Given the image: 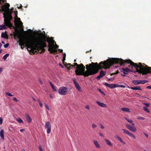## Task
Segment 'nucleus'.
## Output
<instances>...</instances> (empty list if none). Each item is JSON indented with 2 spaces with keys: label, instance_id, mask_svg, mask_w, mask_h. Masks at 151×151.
Returning <instances> with one entry per match:
<instances>
[{
  "label": "nucleus",
  "instance_id": "1",
  "mask_svg": "<svg viewBox=\"0 0 151 151\" xmlns=\"http://www.w3.org/2000/svg\"><path fill=\"white\" fill-rule=\"evenodd\" d=\"M126 63L130 64L131 66L135 67L137 70V71L141 73L142 75H146L150 73V69L151 67H148L143 63L142 64L139 63L138 64L134 63L129 59L123 60L121 58H112L107 59L104 62L101 61L98 65L97 63H92L94 67V70L93 71L92 74H96L97 73L99 69H102L104 68L105 69L109 68L110 67L114 64H120L121 65H122Z\"/></svg>",
  "mask_w": 151,
  "mask_h": 151
},
{
  "label": "nucleus",
  "instance_id": "2",
  "mask_svg": "<svg viewBox=\"0 0 151 151\" xmlns=\"http://www.w3.org/2000/svg\"><path fill=\"white\" fill-rule=\"evenodd\" d=\"M19 42V45L21 46V49H23L24 46H25L27 48L30 49L32 53H33L35 50L42 49L44 52V48L47 47L45 43L46 37L43 36L37 37L33 39L28 38L25 40L20 39Z\"/></svg>",
  "mask_w": 151,
  "mask_h": 151
},
{
  "label": "nucleus",
  "instance_id": "3",
  "mask_svg": "<svg viewBox=\"0 0 151 151\" xmlns=\"http://www.w3.org/2000/svg\"><path fill=\"white\" fill-rule=\"evenodd\" d=\"M71 66L74 67L76 70L75 71V74L77 76H83L85 77H87L89 76L93 75L95 74H92L93 73V71L94 70V67L92 64H89L88 65H86V70L85 71V67L83 64L81 63L80 64H78L77 63H74V65Z\"/></svg>",
  "mask_w": 151,
  "mask_h": 151
},
{
  "label": "nucleus",
  "instance_id": "4",
  "mask_svg": "<svg viewBox=\"0 0 151 151\" xmlns=\"http://www.w3.org/2000/svg\"><path fill=\"white\" fill-rule=\"evenodd\" d=\"M11 14L12 12L9 11L6 14H4L5 24L10 28L13 27L15 29V31L14 33V37L15 39H16V37L19 38L21 37V34L20 30L17 29L18 27L17 26L16 21L14 22L15 26H13L11 23V21L12 19Z\"/></svg>",
  "mask_w": 151,
  "mask_h": 151
},
{
  "label": "nucleus",
  "instance_id": "5",
  "mask_svg": "<svg viewBox=\"0 0 151 151\" xmlns=\"http://www.w3.org/2000/svg\"><path fill=\"white\" fill-rule=\"evenodd\" d=\"M44 37V36H43ZM45 37V36H44ZM47 41L49 43L48 51L50 52V53H54L57 52V48H55L54 47V42L56 43L55 41L52 38L49 37L47 40H46V41Z\"/></svg>",
  "mask_w": 151,
  "mask_h": 151
},
{
  "label": "nucleus",
  "instance_id": "6",
  "mask_svg": "<svg viewBox=\"0 0 151 151\" xmlns=\"http://www.w3.org/2000/svg\"><path fill=\"white\" fill-rule=\"evenodd\" d=\"M67 88L62 86L60 87L58 91L59 93L61 95H65L66 94V92L68 91Z\"/></svg>",
  "mask_w": 151,
  "mask_h": 151
},
{
  "label": "nucleus",
  "instance_id": "7",
  "mask_svg": "<svg viewBox=\"0 0 151 151\" xmlns=\"http://www.w3.org/2000/svg\"><path fill=\"white\" fill-rule=\"evenodd\" d=\"M45 127L47 129V132L48 134H50L51 132V123L49 122H45Z\"/></svg>",
  "mask_w": 151,
  "mask_h": 151
},
{
  "label": "nucleus",
  "instance_id": "8",
  "mask_svg": "<svg viewBox=\"0 0 151 151\" xmlns=\"http://www.w3.org/2000/svg\"><path fill=\"white\" fill-rule=\"evenodd\" d=\"M127 127L131 132H135L137 131L136 127L134 126H132L131 125L128 124H126Z\"/></svg>",
  "mask_w": 151,
  "mask_h": 151
},
{
  "label": "nucleus",
  "instance_id": "9",
  "mask_svg": "<svg viewBox=\"0 0 151 151\" xmlns=\"http://www.w3.org/2000/svg\"><path fill=\"white\" fill-rule=\"evenodd\" d=\"M73 83H74L76 89L80 92L81 91V88L78 83L76 81V79L74 78L73 80Z\"/></svg>",
  "mask_w": 151,
  "mask_h": 151
},
{
  "label": "nucleus",
  "instance_id": "10",
  "mask_svg": "<svg viewBox=\"0 0 151 151\" xmlns=\"http://www.w3.org/2000/svg\"><path fill=\"white\" fill-rule=\"evenodd\" d=\"M63 64L67 68V69L68 70H70V69H72L73 68H74V67H73L71 66V65H74V63L73 65H71L70 63H68L67 64V63L65 62V61H62Z\"/></svg>",
  "mask_w": 151,
  "mask_h": 151
},
{
  "label": "nucleus",
  "instance_id": "11",
  "mask_svg": "<svg viewBox=\"0 0 151 151\" xmlns=\"http://www.w3.org/2000/svg\"><path fill=\"white\" fill-rule=\"evenodd\" d=\"M104 85L108 87L111 88H113L117 87V86L116 84H109L106 82L104 83Z\"/></svg>",
  "mask_w": 151,
  "mask_h": 151
},
{
  "label": "nucleus",
  "instance_id": "12",
  "mask_svg": "<svg viewBox=\"0 0 151 151\" xmlns=\"http://www.w3.org/2000/svg\"><path fill=\"white\" fill-rule=\"evenodd\" d=\"M121 72H123L124 74H127L129 72H132L131 70L128 68H122Z\"/></svg>",
  "mask_w": 151,
  "mask_h": 151
},
{
  "label": "nucleus",
  "instance_id": "13",
  "mask_svg": "<svg viewBox=\"0 0 151 151\" xmlns=\"http://www.w3.org/2000/svg\"><path fill=\"white\" fill-rule=\"evenodd\" d=\"M105 73L106 72H104L103 70H101L100 72L99 75L96 77V78L98 80H100L101 78L105 76Z\"/></svg>",
  "mask_w": 151,
  "mask_h": 151
},
{
  "label": "nucleus",
  "instance_id": "14",
  "mask_svg": "<svg viewBox=\"0 0 151 151\" xmlns=\"http://www.w3.org/2000/svg\"><path fill=\"white\" fill-rule=\"evenodd\" d=\"M115 138L117 139L120 142L122 143L123 145H125L126 144L125 142H124L123 140L118 135H116L115 136Z\"/></svg>",
  "mask_w": 151,
  "mask_h": 151
},
{
  "label": "nucleus",
  "instance_id": "15",
  "mask_svg": "<svg viewBox=\"0 0 151 151\" xmlns=\"http://www.w3.org/2000/svg\"><path fill=\"white\" fill-rule=\"evenodd\" d=\"M96 102L97 104L103 108H105L106 107V105L103 103L100 102L98 101H97Z\"/></svg>",
  "mask_w": 151,
  "mask_h": 151
},
{
  "label": "nucleus",
  "instance_id": "16",
  "mask_svg": "<svg viewBox=\"0 0 151 151\" xmlns=\"http://www.w3.org/2000/svg\"><path fill=\"white\" fill-rule=\"evenodd\" d=\"M26 120L28 123H30L31 122L32 119L28 114H27L26 115Z\"/></svg>",
  "mask_w": 151,
  "mask_h": 151
},
{
  "label": "nucleus",
  "instance_id": "17",
  "mask_svg": "<svg viewBox=\"0 0 151 151\" xmlns=\"http://www.w3.org/2000/svg\"><path fill=\"white\" fill-rule=\"evenodd\" d=\"M4 130L3 129L1 130L0 132V136L1 139H4Z\"/></svg>",
  "mask_w": 151,
  "mask_h": 151
},
{
  "label": "nucleus",
  "instance_id": "18",
  "mask_svg": "<svg viewBox=\"0 0 151 151\" xmlns=\"http://www.w3.org/2000/svg\"><path fill=\"white\" fill-rule=\"evenodd\" d=\"M105 140L108 145L111 147H112L113 146L112 144L109 140L106 139H105Z\"/></svg>",
  "mask_w": 151,
  "mask_h": 151
},
{
  "label": "nucleus",
  "instance_id": "19",
  "mask_svg": "<svg viewBox=\"0 0 151 151\" xmlns=\"http://www.w3.org/2000/svg\"><path fill=\"white\" fill-rule=\"evenodd\" d=\"M132 89L133 90H139L141 91L142 89L139 86L134 87H131L130 88Z\"/></svg>",
  "mask_w": 151,
  "mask_h": 151
},
{
  "label": "nucleus",
  "instance_id": "20",
  "mask_svg": "<svg viewBox=\"0 0 151 151\" xmlns=\"http://www.w3.org/2000/svg\"><path fill=\"white\" fill-rule=\"evenodd\" d=\"M121 110L125 112H130V109L127 108H123L121 109Z\"/></svg>",
  "mask_w": 151,
  "mask_h": 151
},
{
  "label": "nucleus",
  "instance_id": "21",
  "mask_svg": "<svg viewBox=\"0 0 151 151\" xmlns=\"http://www.w3.org/2000/svg\"><path fill=\"white\" fill-rule=\"evenodd\" d=\"M1 9H0V12H5L6 11V8L4 5H2L1 6Z\"/></svg>",
  "mask_w": 151,
  "mask_h": 151
},
{
  "label": "nucleus",
  "instance_id": "22",
  "mask_svg": "<svg viewBox=\"0 0 151 151\" xmlns=\"http://www.w3.org/2000/svg\"><path fill=\"white\" fill-rule=\"evenodd\" d=\"M14 13H15V18H17L18 21H19L22 24V23L21 21H20V18L18 17L17 16V15L18 14L17 11H15V12Z\"/></svg>",
  "mask_w": 151,
  "mask_h": 151
},
{
  "label": "nucleus",
  "instance_id": "23",
  "mask_svg": "<svg viewBox=\"0 0 151 151\" xmlns=\"http://www.w3.org/2000/svg\"><path fill=\"white\" fill-rule=\"evenodd\" d=\"M93 142L96 147L98 148H100L101 147L97 141H94Z\"/></svg>",
  "mask_w": 151,
  "mask_h": 151
},
{
  "label": "nucleus",
  "instance_id": "24",
  "mask_svg": "<svg viewBox=\"0 0 151 151\" xmlns=\"http://www.w3.org/2000/svg\"><path fill=\"white\" fill-rule=\"evenodd\" d=\"M140 80H134L132 81V83L135 85H137L139 84H140Z\"/></svg>",
  "mask_w": 151,
  "mask_h": 151
},
{
  "label": "nucleus",
  "instance_id": "25",
  "mask_svg": "<svg viewBox=\"0 0 151 151\" xmlns=\"http://www.w3.org/2000/svg\"><path fill=\"white\" fill-rule=\"evenodd\" d=\"M122 130L123 131L124 133L127 134V135H128V134L130 133V132H129L128 131L125 129H122Z\"/></svg>",
  "mask_w": 151,
  "mask_h": 151
},
{
  "label": "nucleus",
  "instance_id": "26",
  "mask_svg": "<svg viewBox=\"0 0 151 151\" xmlns=\"http://www.w3.org/2000/svg\"><path fill=\"white\" fill-rule=\"evenodd\" d=\"M143 108L144 110L145 111H146L147 113H150V111L148 110V109L147 107H143Z\"/></svg>",
  "mask_w": 151,
  "mask_h": 151
},
{
  "label": "nucleus",
  "instance_id": "27",
  "mask_svg": "<svg viewBox=\"0 0 151 151\" xmlns=\"http://www.w3.org/2000/svg\"><path fill=\"white\" fill-rule=\"evenodd\" d=\"M128 135L131 137L133 138L134 139H135L136 138L134 135L133 134L131 133L130 132L129 134H128Z\"/></svg>",
  "mask_w": 151,
  "mask_h": 151
},
{
  "label": "nucleus",
  "instance_id": "28",
  "mask_svg": "<svg viewBox=\"0 0 151 151\" xmlns=\"http://www.w3.org/2000/svg\"><path fill=\"white\" fill-rule=\"evenodd\" d=\"M37 101L39 103L40 107H42L43 106V104H42V102H41V101H40V99H37Z\"/></svg>",
  "mask_w": 151,
  "mask_h": 151
},
{
  "label": "nucleus",
  "instance_id": "29",
  "mask_svg": "<svg viewBox=\"0 0 151 151\" xmlns=\"http://www.w3.org/2000/svg\"><path fill=\"white\" fill-rule=\"evenodd\" d=\"M9 54H6L5 55H4L3 58V59L4 60H6L8 57L9 56Z\"/></svg>",
  "mask_w": 151,
  "mask_h": 151
},
{
  "label": "nucleus",
  "instance_id": "30",
  "mask_svg": "<svg viewBox=\"0 0 151 151\" xmlns=\"http://www.w3.org/2000/svg\"><path fill=\"white\" fill-rule=\"evenodd\" d=\"M16 120L19 123H22L23 122V121L20 118H18L16 119Z\"/></svg>",
  "mask_w": 151,
  "mask_h": 151
},
{
  "label": "nucleus",
  "instance_id": "31",
  "mask_svg": "<svg viewBox=\"0 0 151 151\" xmlns=\"http://www.w3.org/2000/svg\"><path fill=\"white\" fill-rule=\"evenodd\" d=\"M4 6L6 7V10L7 9H8L9 10V7L10 6L9 4V3H6V6Z\"/></svg>",
  "mask_w": 151,
  "mask_h": 151
},
{
  "label": "nucleus",
  "instance_id": "32",
  "mask_svg": "<svg viewBox=\"0 0 151 151\" xmlns=\"http://www.w3.org/2000/svg\"><path fill=\"white\" fill-rule=\"evenodd\" d=\"M6 35L4 33V32H2L1 33V37H2V38H4L5 39L6 38Z\"/></svg>",
  "mask_w": 151,
  "mask_h": 151
},
{
  "label": "nucleus",
  "instance_id": "33",
  "mask_svg": "<svg viewBox=\"0 0 151 151\" xmlns=\"http://www.w3.org/2000/svg\"><path fill=\"white\" fill-rule=\"evenodd\" d=\"M140 83L145 84L147 82V81L146 80H140Z\"/></svg>",
  "mask_w": 151,
  "mask_h": 151
},
{
  "label": "nucleus",
  "instance_id": "34",
  "mask_svg": "<svg viewBox=\"0 0 151 151\" xmlns=\"http://www.w3.org/2000/svg\"><path fill=\"white\" fill-rule=\"evenodd\" d=\"M125 119L129 123H131L133 122V121L127 118H125Z\"/></svg>",
  "mask_w": 151,
  "mask_h": 151
},
{
  "label": "nucleus",
  "instance_id": "35",
  "mask_svg": "<svg viewBox=\"0 0 151 151\" xmlns=\"http://www.w3.org/2000/svg\"><path fill=\"white\" fill-rule=\"evenodd\" d=\"M44 105H45V107H46V109H47L48 110H49L50 108H49V106L47 105V104H46V103H45Z\"/></svg>",
  "mask_w": 151,
  "mask_h": 151
},
{
  "label": "nucleus",
  "instance_id": "36",
  "mask_svg": "<svg viewBox=\"0 0 151 151\" xmlns=\"http://www.w3.org/2000/svg\"><path fill=\"white\" fill-rule=\"evenodd\" d=\"M6 95L10 96H13V95L11 93L8 92H6Z\"/></svg>",
  "mask_w": 151,
  "mask_h": 151
},
{
  "label": "nucleus",
  "instance_id": "37",
  "mask_svg": "<svg viewBox=\"0 0 151 151\" xmlns=\"http://www.w3.org/2000/svg\"><path fill=\"white\" fill-rule=\"evenodd\" d=\"M66 54L64 53L63 55V59L62 61H65V60Z\"/></svg>",
  "mask_w": 151,
  "mask_h": 151
},
{
  "label": "nucleus",
  "instance_id": "38",
  "mask_svg": "<svg viewBox=\"0 0 151 151\" xmlns=\"http://www.w3.org/2000/svg\"><path fill=\"white\" fill-rule=\"evenodd\" d=\"M92 127L93 129H95L97 127V125L93 123L92 124Z\"/></svg>",
  "mask_w": 151,
  "mask_h": 151
},
{
  "label": "nucleus",
  "instance_id": "39",
  "mask_svg": "<svg viewBox=\"0 0 151 151\" xmlns=\"http://www.w3.org/2000/svg\"><path fill=\"white\" fill-rule=\"evenodd\" d=\"M137 119H139L143 120H144L145 119V118L144 117H141V116H139V117H138Z\"/></svg>",
  "mask_w": 151,
  "mask_h": 151
},
{
  "label": "nucleus",
  "instance_id": "40",
  "mask_svg": "<svg viewBox=\"0 0 151 151\" xmlns=\"http://www.w3.org/2000/svg\"><path fill=\"white\" fill-rule=\"evenodd\" d=\"M9 43H7L4 45V48H7L9 46Z\"/></svg>",
  "mask_w": 151,
  "mask_h": 151
},
{
  "label": "nucleus",
  "instance_id": "41",
  "mask_svg": "<svg viewBox=\"0 0 151 151\" xmlns=\"http://www.w3.org/2000/svg\"><path fill=\"white\" fill-rule=\"evenodd\" d=\"M51 87L54 91H56V89L55 88L53 85H52V86H51Z\"/></svg>",
  "mask_w": 151,
  "mask_h": 151
},
{
  "label": "nucleus",
  "instance_id": "42",
  "mask_svg": "<svg viewBox=\"0 0 151 151\" xmlns=\"http://www.w3.org/2000/svg\"><path fill=\"white\" fill-rule=\"evenodd\" d=\"M1 27L2 29H6V26L4 25H2L1 26Z\"/></svg>",
  "mask_w": 151,
  "mask_h": 151
},
{
  "label": "nucleus",
  "instance_id": "43",
  "mask_svg": "<svg viewBox=\"0 0 151 151\" xmlns=\"http://www.w3.org/2000/svg\"><path fill=\"white\" fill-rule=\"evenodd\" d=\"M144 104L147 107H149L150 106V104L149 103H145Z\"/></svg>",
  "mask_w": 151,
  "mask_h": 151
},
{
  "label": "nucleus",
  "instance_id": "44",
  "mask_svg": "<svg viewBox=\"0 0 151 151\" xmlns=\"http://www.w3.org/2000/svg\"><path fill=\"white\" fill-rule=\"evenodd\" d=\"M85 107L86 109H88V110H90V107L88 105H87L85 106Z\"/></svg>",
  "mask_w": 151,
  "mask_h": 151
},
{
  "label": "nucleus",
  "instance_id": "45",
  "mask_svg": "<svg viewBox=\"0 0 151 151\" xmlns=\"http://www.w3.org/2000/svg\"><path fill=\"white\" fill-rule=\"evenodd\" d=\"M39 149L40 151H43L42 147L41 146H39Z\"/></svg>",
  "mask_w": 151,
  "mask_h": 151
},
{
  "label": "nucleus",
  "instance_id": "46",
  "mask_svg": "<svg viewBox=\"0 0 151 151\" xmlns=\"http://www.w3.org/2000/svg\"><path fill=\"white\" fill-rule=\"evenodd\" d=\"M114 78H108V81H113L114 80Z\"/></svg>",
  "mask_w": 151,
  "mask_h": 151
},
{
  "label": "nucleus",
  "instance_id": "47",
  "mask_svg": "<svg viewBox=\"0 0 151 151\" xmlns=\"http://www.w3.org/2000/svg\"><path fill=\"white\" fill-rule=\"evenodd\" d=\"M13 100L14 101H16V102H17L18 101V100H17V99H16V98L15 97L13 98Z\"/></svg>",
  "mask_w": 151,
  "mask_h": 151
},
{
  "label": "nucleus",
  "instance_id": "48",
  "mask_svg": "<svg viewBox=\"0 0 151 151\" xmlns=\"http://www.w3.org/2000/svg\"><path fill=\"white\" fill-rule=\"evenodd\" d=\"M117 87H123V88H124L125 87V86H123V85H119L118 86H117Z\"/></svg>",
  "mask_w": 151,
  "mask_h": 151
},
{
  "label": "nucleus",
  "instance_id": "49",
  "mask_svg": "<svg viewBox=\"0 0 151 151\" xmlns=\"http://www.w3.org/2000/svg\"><path fill=\"white\" fill-rule=\"evenodd\" d=\"M39 82L41 84H42L43 83V82L40 79H39Z\"/></svg>",
  "mask_w": 151,
  "mask_h": 151
},
{
  "label": "nucleus",
  "instance_id": "50",
  "mask_svg": "<svg viewBox=\"0 0 151 151\" xmlns=\"http://www.w3.org/2000/svg\"><path fill=\"white\" fill-rule=\"evenodd\" d=\"M3 122V119L1 118H0V124H2Z\"/></svg>",
  "mask_w": 151,
  "mask_h": 151
},
{
  "label": "nucleus",
  "instance_id": "51",
  "mask_svg": "<svg viewBox=\"0 0 151 151\" xmlns=\"http://www.w3.org/2000/svg\"><path fill=\"white\" fill-rule=\"evenodd\" d=\"M146 88L148 89H151V86H148Z\"/></svg>",
  "mask_w": 151,
  "mask_h": 151
},
{
  "label": "nucleus",
  "instance_id": "52",
  "mask_svg": "<svg viewBox=\"0 0 151 151\" xmlns=\"http://www.w3.org/2000/svg\"><path fill=\"white\" fill-rule=\"evenodd\" d=\"M17 7L18 8V9H21L22 8V6L21 4H20V6L19 7Z\"/></svg>",
  "mask_w": 151,
  "mask_h": 151
},
{
  "label": "nucleus",
  "instance_id": "53",
  "mask_svg": "<svg viewBox=\"0 0 151 151\" xmlns=\"http://www.w3.org/2000/svg\"><path fill=\"white\" fill-rule=\"evenodd\" d=\"M99 135H100V136L101 137H104L103 135L101 133L99 132Z\"/></svg>",
  "mask_w": 151,
  "mask_h": 151
},
{
  "label": "nucleus",
  "instance_id": "54",
  "mask_svg": "<svg viewBox=\"0 0 151 151\" xmlns=\"http://www.w3.org/2000/svg\"><path fill=\"white\" fill-rule=\"evenodd\" d=\"M58 50L60 51V52H61V53L63 52V50L59 49Z\"/></svg>",
  "mask_w": 151,
  "mask_h": 151
},
{
  "label": "nucleus",
  "instance_id": "55",
  "mask_svg": "<svg viewBox=\"0 0 151 151\" xmlns=\"http://www.w3.org/2000/svg\"><path fill=\"white\" fill-rule=\"evenodd\" d=\"M59 65L60 66H61L62 67V68H64L63 66L61 64L59 63Z\"/></svg>",
  "mask_w": 151,
  "mask_h": 151
},
{
  "label": "nucleus",
  "instance_id": "56",
  "mask_svg": "<svg viewBox=\"0 0 151 151\" xmlns=\"http://www.w3.org/2000/svg\"><path fill=\"white\" fill-rule=\"evenodd\" d=\"M100 126H101V128L102 129H103L104 128V127L103 126V125L102 124H100Z\"/></svg>",
  "mask_w": 151,
  "mask_h": 151
},
{
  "label": "nucleus",
  "instance_id": "57",
  "mask_svg": "<svg viewBox=\"0 0 151 151\" xmlns=\"http://www.w3.org/2000/svg\"><path fill=\"white\" fill-rule=\"evenodd\" d=\"M2 1L3 2V3L4 2V0H0V5L1 4V1Z\"/></svg>",
  "mask_w": 151,
  "mask_h": 151
},
{
  "label": "nucleus",
  "instance_id": "58",
  "mask_svg": "<svg viewBox=\"0 0 151 151\" xmlns=\"http://www.w3.org/2000/svg\"><path fill=\"white\" fill-rule=\"evenodd\" d=\"M119 73V71L118 70H117L116 71V72L115 73H115V74H118Z\"/></svg>",
  "mask_w": 151,
  "mask_h": 151
},
{
  "label": "nucleus",
  "instance_id": "59",
  "mask_svg": "<svg viewBox=\"0 0 151 151\" xmlns=\"http://www.w3.org/2000/svg\"><path fill=\"white\" fill-rule=\"evenodd\" d=\"M2 69L1 68H0V74L2 71Z\"/></svg>",
  "mask_w": 151,
  "mask_h": 151
},
{
  "label": "nucleus",
  "instance_id": "60",
  "mask_svg": "<svg viewBox=\"0 0 151 151\" xmlns=\"http://www.w3.org/2000/svg\"><path fill=\"white\" fill-rule=\"evenodd\" d=\"M49 83L50 85L51 86H52V85H53L52 84V83L51 82H49Z\"/></svg>",
  "mask_w": 151,
  "mask_h": 151
},
{
  "label": "nucleus",
  "instance_id": "61",
  "mask_svg": "<svg viewBox=\"0 0 151 151\" xmlns=\"http://www.w3.org/2000/svg\"><path fill=\"white\" fill-rule=\"evenodd\" d=\"M24 130V129H20V131L21 132H23Z\"/></svg>",
  "mask_w": 151,
  "mask_h": 151
},
{
  "label": "nucleus",
  "instance_id": "62",
  "mask_svg": "<svg viewBox=\"0 0 151 151\" xmlns=\"http://www.w3.org/2000/svg\"><path fill=\"white\" fill-rule=\"evenodd\" d=\"M144 134L147 137H148V135L147 134L144 133Z\"/></svg>",
  "mask_w": 151,
  "mask_h": 151
},
{
  "label": "nucleus",
  "instance_id": "63",
  "mask_svg": "<svg viewBox=\"0 0 151 151\" xmlns=\"http://www.w3.org/2000/svg\"><path fill=\"white\" fill-rule=\"evenodd\" d=\"M114 74H115L114 73H111L110 75L111 76H112V75H114Z\"/></svg>",
  "mask_w": 151,
  "mask_h": 151
},
{
  "label": "nucleus",
  "instance_id": "64",
  "mask_svg": "<svg viewBox=\"0 0 151 151\" xmlns=\"http://www.w3.org/2000/svg\"><path fill=\"white\" fill-rule=\"evenodd\" d=\"M32 99L34 101H36V99L33 97H32Z\"/></svg>",
  "mask_w": 151,
  "mask_h": 151
}]
</instances>
